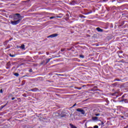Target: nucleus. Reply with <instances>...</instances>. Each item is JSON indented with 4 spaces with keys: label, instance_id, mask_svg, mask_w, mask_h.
Segmentation results:
<instances>
[{
    "label": "nucleus",
    "instance_id": "nucleus-1",
    "mask_svg": "<svg viewBox=\"0 0 128 128\" xmlns=\"http://www.w3.org/2000/svg\"><path fill=\"white\" fill-rule=\"evenodd\" d=\"M12 18H13L14 20H20V14H13L12 16Z\"/></svg>",
    "mask_w": 128,
    "mask_h": 128
},
{
    "label": "nucleus",
    "instance_id": "nucleus-2",
    "mask_svg": "<svg viewBox=\"0 0 128 128\" xmlns=\"http://www.w3.org/2000/svg\"><path fill=\"white\" fill-rule=\"evenodd\" d=\"M20 20H22L21 19H18V20L14 21L11 20L10 23L12 24V26H16V24H18L20 22Z\"/></svg>",
    "mask_w": 128,
    "mask_h": 128
},
{
    "label": "nucleus",
    "instance_id": "nucleus-3",
    "mask_svg": "<svg viewBox=\"0 0 128 128\" xmlns=\"http://www.w3.org/2000/svg\"><path fill=\"white\" fill-rule=\"evenodd\" d=\"M76 111L80 112L82 114H86V111H84V110L80 108H77Z\"/></svg>",
    "mask_w": 128,
    "mask_h": 128
},
{
    "label": "nucleus",
    "instance_id": "nucleus-4",
    "mask_svg": "<svg viewBox=\"0 0 128 128\" xmlns=\"http://www.w3.org/2000/svg\"><path fill=\"white\" fill-rule=\"evenodd\" d=\"M58 36V34H52L49 36H48V38H56V36Z\"/></svg>",
    "mask_w": 128,
    "mask_h": 128
},
{
    "label": "nucleus",
    "instance_id": "nucleus-5",
    "mask_svg": "<svg viewBox=\"0 0 128 128\" xmlns=\"http://www.w3.org/2000/svg\"><path fill=\"white\" fill-rule=\"evenodd\" d=\"M92 120H93V122H98V118L96 116L92 117Z\"/></svg>",
    "mask_w": 128,
    "mask_h": 128
},
{
    "label": "nucleus",
    "instance_id": "nucleus-6",
    "mask_svg": "<svg viewBox=\"0 0 128 128\" xmlns=\"http://www.w3.org/2000/svg\"><path fill=\"white\" fill-rule=\"evenodd\" d=\"M96 30H98V32H104V30L100 28H96Z\"/></svg>",
    "mask_w": 128,
    "mask_h": 128
},
{
    "label": "nucleus",
    "instance_id": "nucleus-7",
    "mask_svg": "<svg viewBox=\"0 0 128 128\" xmlns=\"http://www.w3.org/2000/svg\"><path fill=\"white\" fill-rule=\"evenodd\" d=\"M38 88H34L31 89V92H38Z\"/></svg>",
    "mask_w": 128,
    "mask_h": 128
},
{
    "label": "nucleus",
    "instance_id": "nucleus-8",
    "mask_svg": "<svg viewBox=\"0 0 128 128\" xmlns=\"http://www.w3.org/2000/svg\"><path fill=\"white\" fill-rule=\"evenodd\" d=\"M70 126L71 128H76V126H74V125H73L72 124H70Z\"/></svg>",
    "mask_w": 128,
    "mask_h": 128
},
{
    "label": "nucleus",
    "instance_id": "nucleus-9",
    "mask_svg": "<svg viewBox=\"0 0 128 128\" xmlns=\"http://www.w3.org/2000/svg\"><path fill=\"white\" fill-rule=\"evenodd\" d=\"M20 48H22V50H24V44H22L20 46Z\"/></svg>",
    "mask_w": 128,
    "mask_h": 128
},
{
    "label": "nucleus",
    "instance_id": "nucleus-10",
    "mask_svg": "<svg viewBox=\"0 0 128 128\" xmlns=\"http://www.w3.org/2000/svg\"><path fill=\"white\" fill-rule=\"evenodd\" d=\"M9 56L11 58H14V56H16V54H10Z\"/></svg>",
    "mask_w": 128,
    "mask_h": 128
},
{
    "label": "nucleus",
    "instance_id": "nucleus-11",
    "mask_svg": "<svg viewBox=\"0 0 128 128\" xmlns=\"http://www.w3.org/2000/svg\"><path fill=\"white\" fill-rule=\"evenodd\" d=\"M80 18H86V16H84V15H80Z\"/></svg>",
    "mask_w": 128,
    "mask_h": 128
},
{
    "label": "nucleus",
    "instance_id": "nucleus-12",
    "mask_svg": "<svg viewBox=\"0 0 128 128\" xmlns=\"http://www.w3.org/2000/svg\"><path fill=\"white\" fill-rule=\"evenodd\" d=\"M14 76H20V74H18V73H14Z\"/></svg>",
    "mask_w": 128,
    "mask_h": 128
},
{
    "label": "nucleus",
    "instance_id": "nucleus-13",
    "mask_svg": "<svg viewBox=\"0 0 128 128\" xmlns=\"http://www.w3.org/2000/svg\"><path fill=\"white\" fill-rule=\"evenodd\" d=\"M94 116H100V113L95 114Z\"/></svg>",
    "mask_w": 128,
    "mask_h": 128
},
{
    "label": "nucleus",
    "instance_id": "nucleus-14",
    "mask_svg": "<svg viewBox=\"0 0 128 128\" xmlns=\"http://www.w3.org/2000/svg\"><path fill=\"white\" fill-rule=\"evenodd\" d=\"M80 58H84V55H80Z\"/></svg>",
    "mask_w": 128,
    "mask_h": 128
},
{
    "label": "nucleus",
    "instance_id": "nucleus-15",
    "mask_svg": "<svg viewBox=\"0 0 128 128\" xmlns=\"http://www.w3.org/2000/svg\"><path fill=\"white\" fill-rule=\"evenodd\" d=\"M124 116H126V118H128V113H125L124 114Z\"/></svg>",
    "mask_w": 128,
    "mask_h": 128
},
{
    "label": "nucleus",
    "instance_id": "nucleus-16",
    "mask_svg": "<svg viewBox=\"0 0 128 128\" xmlns=\"http://www.w3.org/2000/svg\"><path fill=\"white\" fill-rule=\"evenodd\" d=\"M114 80L116 82H120V80L118 78H116Z\"/></svg>",
    "mask_w": 128,
    "mask_h": 128
},
{
    "label": "nucleus",
    "instance_id": "nucleus-17",
    "mask_svg": "<svg viewBox=\"0 0 128 128\" xmlns=\"http://www.w3.org/2000/svg\"><path fill=\"white\" fill-rule=\"evenodd\" d=\"M56 18V16H51L50 18V20H52V18Z\"/></svg>",
    "mask_w": 128,
    "mask_h": 128
},
{
    "label": "nucleus",
    "instance_id": "nucleus-18",
    "mask_svg": "<svg viewBox=\"0 0 128 128\" xmlns=\"http://www.w3.org/2000/svg\"><path fill=\"white\" fill-rule=\"evenodd\" d=\"M5 106H6V105L2 106L1 109L2 110V108H4Z\"/></svg>",
    "mask_w": 128,
    "mask_h": 128
},
{
    "label": "nucleus",
    "instance_id": "nucleus-19",
    "mask_svg": "<svg viewBox=\"0 0 128 128\" xmlns=\"http://www.w3.org/2000/svg\"><path fill=\"white\" fill-rule=\"evenodd\" d=\"M76 4V2H72V4L73 6H74V4Z\"/></svg>",
    "mask_w": 128,
    "mask_h": 128
},
{
    "label": "nucleus",
    "instance_id": "nucleus-20",
    "mask_svg": "<svg viewBox=\"0 0 128 128\" xmlns=\"http://www.w3.org/2000/svg\"><path fill=\"white\" fill-rule=\"evenodd\" d=\"M101 122V126H104V123L103 122Z\"/></svg>",
    "mask_w": 128,
    "mask_h": 128
},
{
    "label": "nucleus",
    "instance_id": "nucleus-21",
    "mask_svg": "<svg viewBox=\"0 0 128 128\" xmlns=\"http://www.w3.org/2000/svg\"><path fill=\"white\" fill-rule=\"evenodd\" d=\"M29 72H32V69H30L29 70Z\"/></svg>",
    "mask_w": 128,
    "mask_h": 128
},
{
    "label": "nucleus",
    "instance_id": "nucleus-22",
    "mask_svg": "<svg viewBox=\"0 0 128 128\" xmlns=\"http://www.w3.org/2000/svg\"><path fill=\"white\" fill-rule=\"evenodd\" d=\"M94 128H98V126L96 125L94 126Z\"/></svg>",
    "mask_w": 128,
    "mask_h": 128
},
{
    "label": "nucleus",
    "instance_id": "nucleus-23",
    "mask_svg": "<svg viewBox=\"0 0 128 128\" xmlns=\"http://www.w3.org/2000/svg\"><path fill=\"white\" fill-rule=\"evenodd\" d=\"M126 100H128L126 99H123L122 100V102H126Z\"/></svg>",
    "mask_w": 128,
    "mask_h": 128
},
{
    "label": "nucleus",
    "instance_id": "nucleus-24",
    "mask_svg": "<svg viewBox=\"0 0 128 128\" xmlns=\"http://www.w3.org/2000/svg\"><path fill=\"white\" fill-rule=\"evenodd\" d=\"M76 106V104H74L72 106V108H74V107Z\"/></svg>",
    "mask_w": 128,
    "mask_h": 128
},
{
    "label": "nucleus",
    "instance_id": "nucleus-25",
    "mask_svg": "<svg viewBox=\"0 0 128 128\" xmlns=\"http://www.w3.org/2000/svg\"><path fill=\"white\" fill-rule=\"evenodd\" d=\"M2 89H1L0 90V94H2Z\"/></svg>",
    "mask_w": 128,
    "mask_h": 128
},
{
    "label": "nucleus",
    "instance_id": "nucleus-26",
    "mask_svg": "<svg viewBox=\"0 0 128 128\" xmlns=\"http://www.w3.org/2000/svg\"><path fill=\"white\" fill-rule=\"evenodd\" d=\"M56 18H62V16H56Z\"/></svg>",
    "mask_w": 128,
    "mask_h": 128
},
{
    "label": "nucleus",
    "instance_id": "nucleus-27",
    "mask_svg": "<svg viewBox=\"0 0 128 128\" xmlns=\"http://www.w3.org/2000/svg\"><path fill=\"white\" fill-rule=\"evenodd\" d=\"M12 100H16V98H12Z\"/></svg>",
    "mask_w": 128,
    "mask_h": 128
},
{
    "label": "nucleus",
    "instance_id": "nucleus-28",
    "mask_svg": "<svg viewBox=\"0 0 128 128\" xmlns=\"http://www.w3.org/2000/svg\"><path fill=\"white\" fill-rule=\"evenodd\" d=\"M78 90H82V88H77Z\"/></svg>",
    "mask_w": 128,
    "mask_h": 128
},
{
    "label": "nucleus",
    "instance_id": "nucleus-29",
    "mask_svg": "<svg viewBox=\"0 0 128 128\" xmlns=\"http://www.w3.org/2000/svg\"><path fill=\"white\" fill-rule=\"evenodd\" d=\"M10 96H12V94H9V97H10Z\"/></svg>",
    "mask_w": 128,
    "mask_h": 128
},
{
    "label": "nucleus",
    "instance_id": "nucleus-30",
    "mask_svg": "<svg viewBox=\"0 0 128 128\" xmlns=\"http://www.w3.org/2000/svg\"><path fill=\"white\" fill-rule=\"evenodd\" d=\"M7 105H8V102L4 106H6Z\"/></svg>",
    "mask_w": 128,
    "mask_h": 128
},
{
    "label": "nucleus",
    "instance_id": "nucleus-31",
    "mask_svg": "<svg viewBox=\"0 0 128 128\" xmlns=\"http://www.w3.org/2000/svg\"><path fill=\"white\" fill-rule=\"evenodd\" d=\"M90 12H89L88 14H90Z\"/></svg>",
    "mask_w": 128,
    "mask_h": 128
},
{
    "label": "nucleus",
    "instance_id": "nucleus-32",
    "mask_svg": "<svg viewBox=\"0 0 128 128\" xmlns=\"http://www.w3.org/2000/svg\"><path fill=\"white\" fill-rule=\"evenodd\" d=\"M57 74L58 76H62V74Z\"/></svg>",
    "mask_w": 128,
    "mask_h": 128
},
{
    "label": "nucleus",
    "instance_id": "nucleus-33",
    "mask_svg": "<svg viewBox=\"0 0 128 128\" xmlns=\"http://www.w3.org/2000/svg\"><path fill=\"white\" fill-rule=\"evenodd\" d=\"M61 52H64V50H61Z\"/></svg>",
    "mask_w": 128,
    "mask_h": 128
},
{
    "label": "nucleus",
    "instance_id": "nucleus-34",
    "mask_svg": "<svg viewBox=\"0 0 128 128\" xmlns=\"http://www.w3.org/2000/svg\"><path fill=\"white\" fill-rule=\"evenodd\" d=\"M40 64H42V63H41Z\"/></svg>",
    "mask_w": 128,
    "mask_h": 128
},
{
    "label": "nucleus",
    "instance_id": "nucleus-35",
    "mask_svg": "<svg viewBox=\"0 0 128 128\" xmlns=\"http://www.w3.org/2000/svg\"><path fill=\"white\" fill-rule=\"evenodd\" d=\"M122 118H124V116H122Z\"/></svg>",
    "mask_w": 128,
    "mask_h": 128
},
{
    "label": "nucleus",
    "instance_id": "nucleus-36",
    "mask_svg": "<svg viewBox=\"0 0 128 128\" xmlns=\"http://www.w3.org/2000/svg\"><path fill=\"white\" fill-rule=\"evenodd\" d=\"M119 58H122V56H119Z\"/></svg>",
    "mask_w": 128,
    "mask_h": 128
},
{
    "label": "nucleus",
    "instance_id": "nucleus-37",
    "mask_svg": "<svg viewBox=\"0 0 128 128\" xmlns=\"http://www.w3.org/2000/svg\"><path fill=\"white\" fill-rule=\"evenodd\" d=\"M90 128H92V127H90Z\"/></svg>",
    "mask_w": 128,
    "mask_h": 128
},
{
    "label": "nucleus",
    "instance_id": "nucleus-38",
    "mask_svg": "<svg viewBox=\"0 0 128 128\" xmlns=\"http://www.w3.org/2000/svg\"><path fill=\"white\" fill-rule=\"evenodd\" d=\"M127 128H128V125L127 126Z\"/></svg>",
    "mask_w": 128,
    "mask_h": 128
}]
</instances>
